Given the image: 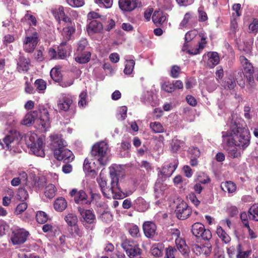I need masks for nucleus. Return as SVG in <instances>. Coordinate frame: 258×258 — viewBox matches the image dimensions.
<instances>
[{
    "mask_svg": "<svg viewBox=\"0 0 258 258\" xmlns=\"http://www.w3.org/2000/svg\"><path fill=\"white\" fill-rule=\"evenodd\" d=\"M30 148L31 151L36 156L42 157L45 156L42 140L38 141L35 146H32Z\"/></svg>",
    "mask_w": 258,
    "mask_h": 258,
    "instance_id": "aec40b11",
    "label": "nucleus"
},
{
    "mask_svg": "<svg viewBox=\"0 0 258 258\" xmlns=\"http://www.w3.org/2000/svg\"><path fill=\"white\" fill-rule=\"evenodd\" d=\"M176 246L178 250L182 253L185 257L188 255V247L186 245L185 241L180 237H178L175 239Z\"/></svg>",
    "mask_w": 258,
    "mask_h": 258,
    "instance_id": "a211bd4d",
    "label": "nucleus"
},
{
    "mask_svg": "<svg viewBox=\"0 0 258 258\" xmlns=\"http://www.w3.org/2000/svg\"><path fill=\"white\" fill-rule=\"evenodd\" d=\"M191 249L197 255L204 254L207 256L211 253L212 248L210 243H207L204 245L194 244L191 245Z\"/></svg>",
    "mask_w": 258,
    "mask_h": 258,
    "instance_id": "ddd939ff",
    "label": "nucleus"
},
{
    "mask_svg": "<svg viewBox=\"0 0 258 258\" xmlns=\"http://www.w3.org/2000/svg\"><path fill=\"white\" fill-rule=\"evenodd\" d=\"M164 247V244L162 242L154 243L151 247V253L154 256L161 257L163 255Z\"/></svg>",
    "mask_w": 258,
    "mask_h": 258,
    "instance_id": "6ab92c4d",
    "label": "nucleus"
},
{
    "mask_svg": "<svg viewBox=\"0 0 258 258\" xmlns=\"http://www.w3.org/2000/svg\"><path fill=\"white\" fill-rule=\"evenodd\" d=\"M67 2L70 6L74 8L82 7L85 4L84 0H67Z\"/></svg>",
    "mask_w": 258,
    "mask_h": 258,
    "instance_id": "bf43d9fd",
    "label": "nucleus"
},
{
    "mask_svg": "<svg viewBox=\"0 0 258 258\" xmlns=\"http://www.w3.org/2000/svg\"><path fill=\"white\" fill-rule=\"evenodd\" d=\"M128 231L130 234L134 238H138L141 236L139 228L136 225H130Z\"/></svg>",
    "mask_w": 258,
    "mask_h": 258,
    "instance_id": "79ce46f5",
    "label": "nucleus"
},
{
    "mask_svg": "<svg viewBox=\"0 0 258 258\" xmlns=\"http://www.w3.org/2000/svg\"><path fill=\"white\" fill-rule=\"evenodd\" d=\"M246 78L247 86L249 88H253L255 86L253 74L245 75Z\"/></svg>",
    "mask_w": 258,
    "mask_h": 258,
    "instance_id": "69168bd1",
    "label": "nucleus"
},
{
    "mask_svg": "<svg viewBox=\"0 0 258 258\" xmlns=\"http://www.w3.org/2000/svg\"><path fill=\"white\" fill-rule=\"evenodd\" d=\"M52 13L56 19L60 21L61 17H63L65 14L64 8L62 6H60L57 9L52 10Z\"/></svg>",
    "mask_w": 258,
    "mask_h": 258,
    "instance_id": "3c124183",
    "label": "nucleus"
},
{
    "mask_svg": "<svg viewBox=\"0 0 258 258\" xmlns=\"http://www.w3.org/2000/svg\"><path fill=\"white\" fill-rule=\"evenodd\" d=\"M103 29L102 24L97 20H93L87 26V31L90 35L100 32Z\"/></svg>",
    "mask_w": 258,
    "mask_h": 258,
    "instance_id": "f3484780",
    "label": "nucleus"
},
{
    "mask_svg": "<svg viewBox=\"0 0 258 258\" xmlns=\"http://www.w3.org/2000/svg\"><path fill=\"white\" fill-rule=\"evenodd\" d=\"M191 232L198 238L205 240H209L212 238V233L210 230L205 228V226L200 222L194 223L191 227Z\"/></svg>",
    "mask_w": 258,
    "mask_h": 258,
    "instance_id": "0eeeda50",
    "label": "nucleus"
},
{
    "mask_svg": "<svg viewBox=\"0 0 258 258\" xmlns=\"http://www.w3.org/2000/svg\"><path fill=\"white\" fill-rule=\"evenodd\" d=\"M14 137L12 135H9L6 136L2 140H0V145L2 146L3 148L11 150V144L14 142Z\"/></svg>",
    "mask_w": 258,
    "mask_h": 258,
    "instance_id": "f704fd0d",
    "label": "nucleus"
},
{
    "mask_svg": "<svg viewBox=\"0 0 258 258\" xmlns=\"http://www.w3.org/2000/svg\"><path fill=\"white\" fill-rule=\"evenodd\" d=\"M27 204L25 202H23L19 204L16 207L15 214L16 215H19L25 211L27 208Z\"/></svg>",
    "mask_w": 258,
    "mask_h": 258,
    "instance_id": "e2e57ef3",
    "label": "nucleus"
},
{
    "mask_svg": "<svg viewBox=\"0 0 258 258\" xmlns=\"http://www.w3.org/2000/svg\"><path fill=\"white\" fill-rule=\"evenodd\" d=\"M167 19L166 15L160 11L154 12L153 16V22L156 25H162Z\"/></svg>",
    "mask_w": 258,
    "mask_h": 258,
    "instance_id": "412c9836",
    "label": "nucleus"
},
{
    "mask_svg": "<svg viewBox=\"0 0 258 258\" xmlns=\"http://www.w3.org/2000/svg\"><path fill=\"white\" fill-rule=\"evenodd\" d=\"M118 5L122 11L130 12L137 7V0H119Z\"/></svg>",
    "mask_w": 258,
    "mask_h": 258,
    "instance_id": "4468645a",
    "label": "nucleus"
},
{
    "mask_svg": "<svg viewBox=\"0 0 258 258\" xmlns=\"http://www.w3.org/2000/svg\"><path fill=\"white\" fill-rule=\"evenodd\" d=\"M36 218L37 221L41 224L45 223L48 220L47 215L43 211L38 212L36 215Z\"/></svg>",
    "mask_w": 258,
    "mask_h": 258,
    "instance_id": "a18cd8bd",
    "label": "nucleus"
},
{
    "mask_svg": "<svg viewBox=\"0 0 258 258\" xmlns=\"http://www.w3.org/2000/svg\"><path fill=\"white\" fill-rule=\"evenodd\" d=\"M14 236L11 238L14 244L24 243L27 240L29 232L24 229H19L13 232Z\"/></svg>",
    "mask_w": 258,
    "mask_h": 258,
    "instance_id": "9d476101",
    "label": "nucleus"
},
{
    "mask_svg": "<svg viewBox=\"0 0 258 258\" xmlns=\"http://www.w3.org/2000/svg\"><path fill=\"white\" fill-rule=\"evenodd\" d=\"M70 196L74 198V201L77 204H89L87 200V196L83 190H78L77 189H73L70 192Z\"/></svg>",
    "mask_w": 258,
    "mask_h": 258,
    "instance_id": "9b49d317",
    "label": "nucleus"
},
{
    "mask_svg": "<svg viewBox=\"0 0 258 258\" xmlns=\"http://www.w3.org/2000/svg\"><path fill=\"white\" fill-rule=\"evenodd\" d=\"M95 3L100 7L110 8L113 4V0H94Z\"/></svg>",
    "mask_w": 258,
    "mask_h": 258,
    "instance_id": "09e8293b",
    "label": "nucleus"
},
{
    "mask_svg": "<svg viewBox=\"0 0 258 258\" xmlns=\"http://www.w3.org/2000/svg\"><path fill=\"white\" fill-rule=\"evenodd\" d=\"M191 13H189V12L186 13L184 15L183 20L180 22V23L179 25V28L182 29H183V28L186 27L188 25V23H189L190 20L191 19Z\"/></svg>",
    "mask_w": 258,
    "mask_h": 258,
    "instance_id": "603ef678",
    "label": "nucleus"
},
{
    "mask_svg": "<svg viewBox=\"0 0 258 258\" xmlns=\"http://www.w3.org/2000/svg\"><path fill=\"white\" fill-rule=\"evenodd\" d=\"M249 30L250 32L256 33L258 31V20L254 19L249 25Z\"/></svg>",
    "mask_w": 258,
    "mask_h": 258,
    "instance_id": "774afa93",
    "label": "nucleus"
},
{
    "mask_svg": "<svg viewBox=\"0 0 258 258\" xmlns=\"http://www.w3.org/2000/svg\"><path fill=\"white\" fill-rule=\"evenodd\" d=\"M239 60L243 68V73L245 75L253 74V67L249 60L243 55L240 56Z\"/></svg>",
    "mask_w": 258,
    "mask_h": 258,
    "instance_id": "dca6fc26",
    "label": "nucleus"
},
{
    "mask_svg": "<svg viewBox=\"0 0 258 258\" xmlns=\"http://www.w3.org/2000/svg\"><path fill=\"white\" fill-rule=\"evenodd\" d=\"M29 62L26 58L20 57L18 62L17 69L19 72H27L29 70Z\"/></svg>",
    "mask_w": 258,
    "mask_h": 258,
    "instance_id": "e433bc0d",
    "label": "nucleus"
},
{
    "mask_svg": "<svg viewBox=\"0 0 258 258\" xmlns=\"http://www.w3.org/2000/svg\"><path fill=\"white\" fill-rule=\"evenodd\" d=\"M135 65V61L134 60L130 59H126L125 68L124 69V73L125 75H130L132 73L134 67Z\"/></svg>",
    "mask_w": 258,
    "mask_h": 258,
    "instance_id": "58836bf2",
    "label": "nucleus"
},
{
    "mask_svg": "<svg viewBox=\"0 0 258 258\" xmlns=\"http://www.w3.org/2000/svg\"><path fill=\"white\" fill-rule=\"evenodd\" d=\"M178 161L176 160L174 161L173 163L164 165L159 170L158 176L163 179L170 177L176 169Z\"/></svg>",
    "mask_w": 258,
    "mask_h": 258,
    "instance_id": "6e6552de",
    "label": "nucleus"
},
{
    "mask_svg": "<svg viewBox=\"0 0 258 258\" xmlns=\"http://www.w3.org/2000/svg\"><path fill=\"white\" fill-rule=\"evenodd\" d=\"M91 55L89 51H85L82 53L81 52L80 54H78L75 57V60L80 63H87L90 60Z\"/></svg>",
    "mask_w": 258,
    "mask_h": 258,
    "instance_id": "c756f323",
    "label": "nucleus"
},
{
    "mask_svg": "<svg viewBox=\"0 0 258 258\" xmlns=\"http://www.w3.org/2000/svg\"><path fill=\"white\" fill-rule=\"evenodd\" d=\"M64 220L70 226H75L78 222L77 216L74 213H69L64 217Z\"/></svg>",
    "mask_w": 258,
    "mask_h": 258,
    "instance_id": "4c0bfd02",
    "label": "nucleus"
},
{
    "mask_svg": "<svg viewBox=\"0 0 258 258\" xmlns=\"http://www.w3.org/2000/svg\"><path fill=\"white\" fill-rule=\"evenodd\" d=\"M175 212L178 219L183 220L190 215L191 209L186 203L182 202L177 206Z\"/></svg>",
    "mask_w": 258,
    "mask_h": 258,
    "instance_id": "1a4fd4ad",
    "label": "nucleus"
},
{
    "mask_svg": "<svg viewBox=\"0 0 258 258\" xmlns=\"http://www.w3.org/2000/svg\"><path fill=\"white\" fill-rule=\"evenodd\" d=\"M37 128L41 132H46L50 127V122L48 113H44L37 120Z\"/></svg>",
    "mask_w": 258,
    "mask_h": 258,
    "instance_id": "2eb2a0df",
    "label": "nucleus"
},
{
    "mask_svg": "<svg viewBox=\"0 0 258 258\" xmlns=\"http://www.w3.org/2000/svg\"><path fill=\"white\" fill-rule=\"evenodd\" d=\"M36 90L40 93H44V90L46 88V83L42 79H37L34 83Z\"/></svg>",
    "mask_w": 258,
    "mask_h": 258,
    "instance_id": "37998d69",
    "label": "nucleus"
},
{
    "mask_svg": "<svg viewBox=\"0 0 258 258\" xmlns=\"http://www.w3.org/2000/svg\"><path fill=\"white\" fill-rule=\"evenodd\" d=\"M50 75L53 80L56 82H59L62 79V75L58 69L53 68L51 69Z\"/></svg>",
    "mask_w": 258,
    "mask_h": 258,
    "instance_id": "a19ab883",
    "label": "nucleus"
},
{
    "mask_svg": "<svg viewBox=\"0 0 258 258\" xmlns=\"http://www.w3.org/2000/svg\"><path fill=\"white\" fill-rule=\"evenodd\" d=\"M121 246L130 258L140 255L142 253L139 245L133 240L125 239L122 242Z\"/></svg>",
    "mask_w": 258,
    "mask_h": 258,
    "instance_id": "20e7f679",
    "label": "nucleus"
},
{
    "mask_svg": "<svg viewBox=\"0 0 258 258\" xmlns=\"http://www.w3.org/2000/svg\"><path fill=\"white\" fill-rule=\"evenodd\" d=\"M207 56L208 57L207 64L209 67L213 68L219 62L220 58L217 52H209Z\"/></svg>",
    "mask_w": 258,
    "mask_h": 258,
    "instance_id": "bb28decb",
    "label": "nucleus"
},
{
    "mask_svg": "<svg viewBox=\"0 0 258 258\" xmlns=\"http://www.w3.org/2000/svg\"><path fill=\"white\" fill-rule=\"evenodd\" d=\"M110 176L111 180L109 183H108L107 181L102 177L97 179V181L102 192L105 197L116 199V196L115 194L120 191L118 186V178L116 174L114 173H111Z\"/></svg>",
    "mask_w": 258,
    "mask_h": 258,
    "instance_id": "7ed1b4c3",
    "label": "nucleus"
},
{
    "mask_svg": "<svg viewBox=\"0 0 258 258\" xmlns=\"http://www.w3.org/2000/svg\"><path fill=\"white\" fill-rule=\"evenodd\" d=\"M252 44L253 40L250 39L248 41L243 43V45L241 46V49L245 53H250L251 51Z\"/></svg>",
    "mask_w": 258,
    "mask_h": 258,
    "instance_id": "5fc2aeb1",
    "label": "nucleus"
},
{
    "mask_svg": "<svg viewBox=\"0 0 258 258\" xmlns=\"http://www.w3.org/2000/svg\"><path fill=\"white\" fill-rule=\"evenodd\" d=\"M237 251L236 258H248L251 253L250 250L241 251V245L240 244L237 246Z\"/></svg>",
    "mask_w": 258,
    "mask_h": 258,
    "instance_id": "864d4df0",
    "label": "nucleus"
},
{
    "mask_svg": "<svg viewBox=\"0 0 258 258\" xmlns=\"http://www.w3.org/2000/svg\"><path fill=\"white\" fill-rule=\"evenodd\" d=\"M165 187L163 185L162 183L160 182H156L155 184L154 191L155 192V196L156 198H159L160 196L162 195L163 190Z\"/></svg>",
    "mask_w": 258,
    "mask_h": 258,
    "instance_id": "8fccbe9b",
    "label": "nucleus"
},
{
    "mask_svg": "<svg viewBox=\"0 0 258 258\" xmlns=\"http://www.w3.org/2000/svg\"><path fill=\"white\" fill-rule=\"evenodd\" d=\"M68 206V203L64 198L59 197L56 199L53 203V207L57 212H62Z\"/></svg>",
    "mask_w": 258,
    "mask_h": 258,
    "instance_id": "393cba45",
    "label": "nucleus"
},
{
    "mask_svg": "<svg viewBox=\"0 0 258 258\" xmlns=\"http://www.w3.org/2000/svg\"><path fill=\"white\" fill-rule=\"evenodd\" d=\"M216 233L218 237L225 243H228L230 242L231 238L230 236L226 233V232L223 229V228L218 226L217 227Z\"/></svg>",
    "mask_w": 258,
    "mask_h": 258,
    "instance_id": "c9c22d12",
    "label": "nucleus"
},
{
    "mask_svg": "<svg viewBox=\"0 0 258 258\" xmlns=\"http://www.w3.org/2000/svg\"><path fill=\"white\" fill-rule=\"evenodd\" d=\"M37 116V112L34 111L32 113H29L26 114L24 119L22 121V124L23 125H29L34 123Z\"/></svg>",
    "mask_w": 258,
    "mask_h": 258,
    "instance_id": "473e14b6",
    "label": "nucleus"
},
{
    "mask_svg": "<svg viewBox=\"0 0 258 258\" xmlns=\"http://www.w3.org/2000/svg\"><path fill=\"white\" fill-rule=\"evenodd\" d=\"M78 211L84 220L88 223H92L95 220V215L92 211L90 210H84L80 207L78 208Z\"/></svg>",
    "mask_w": 258,
    "mask_h": 258,
    "instance_id": "4be33fe9",
    "label": "nucleus"
},
{
    "mask_svg": "<svg viewBox=\"0 0 258 258\" xmlns=\"http://www.w3.org/2000/svg\"><path fill=\"white\" fill-rule=\"evenodd\" d=\"M75 29L72 26H68L63 28L61 35L64 39L63 42L71 39L72 34L75 32Z\"/></svg>",
    "mask_w": 258,
    "mask_h": 258,
    "instance_id": "7c9ffc66",
    "label": "nucleus"
},
{
    "mask_svg": "<svg viewBox=\"0 0 258 258\" xmlns=\"http://www.w3.org/2000/svg\"><path fill=\"white\" fill-rule=\"evenodd\" d=\"M162 88L168 93H171L174 91V85L169 82L164 83L162 85Z\"/></svg>",
    "mask_w": 258,
    "mask_h": 258,
    "instance_id": "338daca9",
    "label": "nucleus"
},
{
    "mask_svg": "<svg viewBox=\"0 0 258 258\" xmlns=\"http://www.w3.org/2000/svg\"><path fill=\"white\" fill-rule=\"evenodd\" d=\"M135 205L138 210L141 212L145 211L149 207L148 203L142 197H139L135 200Z\"/></svg>",
    "mask_w": 258,
    "mask_h": 258,
    "instance_id": "72a5a7b5",
    "label": "nucleus"
},
{
    "mask_svg": "<svg viewBox=\"0 0 258 258\" xmlns=\"http://www.w3.org/2000/svg\"><path fill=\"white\" fill-rule=\"evenodd\" d=\"M223 86L226 89H233L236 86V82L232 77L228 78L224 83Z\"/></svg>",
    "mask_w": 258,
    "mask_h": 258,
    "instance_id": "c03bdc74",
    "label": "nucleus"
},
{
    "mask_svg": "<svg viewBox=\"0 0 258 258\" xmlns=\"http://www.w3.org/2000/svg\"><path fill=\"white\" fill-rule=\"evenodd\" d=\"M39 41V35L37 32L29 34L26 32V36L23 41V48L25 51L28 53L32 52Z\"/></svg>",
    "mask_w": 258,
    "mask_h": 258,
    "instance_id": "39448f33",
    "label": "nucleus"
},
{
    "mask_svg": "<svg viewBox=\"0 0 258 258\" xmlns=\"http://www.w3.org/2000/svg\"><path fill=\"white\" fill-rule=\"evenodd\" d=\"M227 151L229 157L232 158H239L241 156V149L237 148L234 145H227Z\"/></svg>",
    "mask_w": 258,
    "mask_h": 258,
    "instance_id": "b1692460",
    "label": "nucleus"
},
{
    "mask_svg": "<svg viewBox=\"0 0 258 258\" xmlns=\"http://www.w3.org/2000/svg\"><path fill=\"white\" fill-rule=\"evenodd\" d=\"M222 189L229 193H233L236 190V186L234 183L231 181L222 182L221 184Z\"/></svg>",
    "mask_w": 258,
    "mask_h": 258,
    "instance_id": "2f4dec72",
    "label": "nucleus"
},
{
    "mask_svg": "<svg viewBox=\"0 0 258 258\" xmlns=\"http://www.w3.org/2000/svg\"><path fill=\"white\" fill-rule=\"evenodd\" d=\"M222 134L223 141L226 145H234L242 151L244 150L250 144L249 130L239 123H235L230 131L223 132Z\"/></svg>",
    "mask_w": 258,
    "mask_h": 258,
    "instance_id": "f257e3e1",
    "label": "nucleus"
},
{
    "mask_svg": "<svg viewBox=\"0 0 258 258\" xmlns=\"http://www.w3.org/2000/svg\"><path fill=\"white\" fill-rule=\"evenodd\" d=\"M200 36L202 37L201 41L199 43L198 47L196 48L188 49L187 52L192 55H196L201 52V51L205 48L207 41L206 38L204 36L203 34H201Z\"/></svg>",
    "mask_w": 258,
    "mask_h": 258,
    "instance_id": "a878e982",
    "label": "nucleus"
},
{
    "mask_svg": "<svg viewBox=\"0 0 258 258\" xmlns=\"http://www.w3.org/2000/svg\"><path fill=\"white\" fill-rule=\"evenodd\" d=\"M72 102V100L70 98H62L59 100L57 106L59 109L67 111L69 109Z\"/></svg>",
    "mask_w": 258,
    "mask_h": 258,
    "instance_id": "cd10ccee",
    "label": "nucleus"
},
{
    "mask_svg": "<svg viewBox=\"0 0 258 258\" xmlns=\"http://www.w3.org/2000/svg\"><path fill=\"white\" fill-rule=\"evenodd\" d=\"M183 144V142L180 140L175 139H173L171 143L172 151L176 152Z\"/></svg>",
    "mask_w": 258,
    "mask_h": 258,
    "instance_id": "6e6d98bb",
    "label": "nucleus"
},
{
    "mask_svg": "<svg viewBox=\"0 0 258 258\" xmlns=\"http://www.w3.org/2000/svg\"><path fill=\"white\" fill-rule=\"evenodd\" d=\"M70 46L67 45L66 42H62L58 47L57 53L58 58H65L67 56L68 50L70 49Z\"/></svg>",
    "mask_w": 258,
    "mask_h": 258,
    "instance_id": "c85d7f7f",
    "label": "nucleus"
},
{
    "mask_svg": "<svg viewBox=\"0 0 258 258\" xmlns=\"http://www.w3.org/2000/svg\"><path fill=\"white\" fill-rule=\"evenodd\" d=\"M17 197L19 200L24 201L28 199V193L25 189L21 188L18 190Z\"/></svg>",
    "mask_w": 258,
    "mask_h": 258,
    "instance_id": "4d7b16f0",
    "label": "nucleus"
},
{
    "mask_svg": "<svg viewBox=\"0 0 258 258\" xmlns=\"http://www.w3.org/2000/svg\"><path fill=\"white\" fill-rule=\"evenodd\" d=\"M198 14L199 21L205 22L208 20V16L204 11L203 7H201L199 8Z\"/></svg>",
    "mask_w": 258,
    "mask_h": 258,
    "instance_id": "0e129e2a",
    "label": "nucleus"
},
{
    "mask_svg": "<svg viewBox=\"0 0 258 258\" xmlns=\"http://www.w3.org/2000/svg\"><path fill=\"white\" fill-rule=\"evenodd\" d=\"M143 229L145 236L148 238H152L157 235V226L151 221H146L143 225Z\"/></svg>",
    "mask_w": 258,
    "mask_h": 258,
    "instance_id": "f8f14e48",
    "label": "nucleus"
},
{
    "mask_svg": "<svg viewBox=\"0 0 258 258\" xmlns=\"http://www.w3.org/2000/svg\"><path fill=\"white\" fill-rule=\"evenodd\" d=\"M108 150L107 144L104 142L98 143L94 145L91 151L92 156L96 158L101 164L104 165L106 163L104 158Z\"/></svg>",
    "mask_w": 258,
    "mask_h": 258,
    "instance_id": "423d86ee",
    "label": "nucleus"
},
{
    "mask_svg": "<svg viewBox=\"0 0 258 258\" xmlns=\"http://www.w3.org/2000/svg\"><path fill=\"white\" fill-rule=\"evenodd\" d=\"M88 43L86 39H81L78 43L77 52H82L88 46Z\"/></svg>",
    "mask_w": 258,
    "mask_h": 258,
    "instance_id": "680f3d73",
    "label": "nucleus"
},
{
    "mask_svg": "<svg viewBox=\"0 0 258 258\" xmlns=\"http://www.w3.org/2000/svg\"><path fill=\"white\" fill-rule=\"evenodd\" d=\"M177 251L176 249L172 246H169L165 249L164 258H175L174 254Z\"/></svg>",
    "mask_w": 258,
    "mask_h": 258,
    "instance_id": "13d9d810",
    "label": "nucleus"
},
{
    "mask_svg": "<svg viewBox=\"0 0 258 258\" xmlns=\"http://www.w3.org/2000/svg\"><path fill=\"white\" fill-rule=\"evenodd\" d=\"M187 199L189 202H191L196 207H198L200 204V201L198 199L194 193L189 194L187 196Z\"/></svg>",
    "mask_w": 258,
    "mask_h": 258,
    "instance_id": "052dcab7",
    "label": "nucleus"
},
{
    "mask_svg": "<svg viewBox=\"0 0 258 258\" xmlns=\"http://www.w3.org/2000/svg\"><path fill=\"white\" fill-rule=\"evenodd\" d=\"M51 147L53 151L54 156L58 160H63L69 162L73 161L75 156L72 151L66 149L67 143L61 136L53 135L50 137Z\"/></svg>",
    "mask_w": 258,
    "mask_h": 258,
    "instance_id": "f03ea898",
    "label": "nucleus"
},
{
    "mask_svg": "<svg viewBox=\"0 0 258 258\" xmlns=\"http://www.w3.org/2000/svg\"><path fill=\"white\" fill-rule=\"evenodd\" d=\"M150 126L152 131L155 133H160L164 132V127L159 122H151Z\"/></svg>",
    "mask_w": 258,
    "mask_h": 258,
    "instance_id": "49530a36",
    "label": "nucleus"
},
{
    "mask_svg": "<svg viewBox=\"0 0 258 258\" xmlns=\"http://www.w3.org/2000/svg\"><path fill=\"white\" fill-rule=\"evenodd\" d=\"M56 188L54 185L49 184L45 188V195L49 199L53 198L55 195Z\"/></svg>",
    "mask_w": 258,
    "mask_h": 258,
    "instance_id": "ea45409f",
    "label": "nucleus"
},
{
    "mask_svg": "<svg viewBox=\"0 0 258 258\" xmlns=\"http://www.w3.org/2000/svg\"><path fill=\"white\" fill-rule=\"evenodd\" d=\"M25 140L26 143L29 148L32 146H35L38 141L42 140V139L38 137L36 134L32 132L28 133L26 135Z\"/></svg>",
    "mask_w": 258,
    "mask_h": 258,
    "instance_id": "5701e85b",
    "label": "nucleus"
},
{
    "mask_svg": "<svg viewBox=\"0 0 258 258\" xmlns=\"http://www.w3.org/2000/svg\"><path fill=\"white\" fill-rule=\"evenodd\" d=\"M248 212L253 220L258 221V204L253 205L249 208Z\"/></svg>",
    "mask_w": 258,
    "mask_h": 258,
    "instance_id": "de8ad7c7",
    "label": "nucleus"
}]
</instances>
